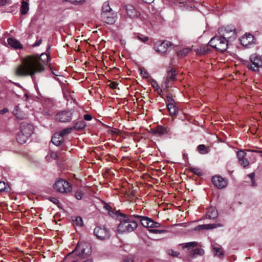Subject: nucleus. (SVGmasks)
Segmentation results:
<instances>
[{
	"instance_id": "obj_18",
	"label": "nucleus",
	"mask_w": 262,
	"mask_h": 262,
	"mask_svg": "<svg viewBox=\"0 0 262 262\" xmlns=\"http://www.w3.org/2000/svg\"><path fill=\"white\" fill-rule=\"evenodd\" d=\"M254 40V37L251 34H245L240 39L241 43L243 46H247L250 44Z\"/></svg>"
},
{
	"instance_id": "obj_9",
	"label": "nucleus",
	"mask_w": 262,
	"mask_h": 262,
	"mask_svg": "<svg viewBox=\"0 0 262 262\" xmlns=\"http://www.w3.org/2000/svg\"><path fill=\"white\" fill-rule=\"evenodd\" d=\"M54 188L59 192L67 193L70 192L72 190V186L67 181L59 179L53 185Z\"/></svg>"
},
{
	"instance_id": "obj_26",
	"label": "nucleus",
	"mask_w": 262,
	"mask_h": 262,
	"mask_svg": "<svg viewBox=\"0 0 262 262\" xmlns=\"http://www.w3.org/2000/svg\"><path fill=\"white\" fill-rule=\"evenodd\" d=\"M13 115L19 119H24L25 118V114L20 111L18 106H16L13 111Z\"/></svg>"
},
{
	"instance_id": "obj_22",
	"label": "nucleus",
	"mask_w": 262,
	"mask_h": 262,
	"mask_svg": "<svg viewBox=\"0 0 262 262\" xmlns=\"http://www.w3.org/2000/svg\"><path fill=\"white\" fill-rule=\"evenodd\" d=\"M29 138V137L26 136L20 131L17 133L16 137L17 141L20 144L25 143Z\"/></svg>"
},
{
	"instance_id": "obj_5",
	"label": "nucleus",
	"mask_w": 262,
	"mask_h": 262,
	"mask_svg": "<svg viewBox=\"0 0 262 262\" xmlns=\"http://www.w3.org/2000/svg\"><path fill=\"white\" fill-rule=\"evenodd\" d=\"M218 33L219 35L228 41V42L234 40L236 38L235 28L232 25L220 28Z\"/></svg>"
},
{
	"instance_id": "obj_31",
	"label": "nucleus",
	"mask_w": 262,
	"mask_h": 262,
	"mask_svg": "<svg viewBox=\"0 0 262 262\" xmlns=\"http://www.w3.org/2000/svg\"><path fill=\"white\" fill-rule=\"evenodd\" d=\"M214 253L215 255L219 256V257H222L224 255V251L223 249L220 247H213Z\"/></svg>"
},
{
	"instance_id": "obj_35",
	"label": "nucleus",
	"mask_w": 262,
	"mask_h": 262,
	"mask_svg": "<svg viewBox=\"0 0 262 262\" xmlns=\"http://www.w3.org/2000/svg\"><path fill=\"white\" fill-rule=\"evenodd\" d=\"M150 83L152 87L155 89V91H156L160 95H161V93L162 92V90L160 88L157 82L155 80L152 79Z\"/></svg>"
},
{
	"instance_id": "obj_7",
	"label": "nucleus",
	"mask_w": 262,
	"mask_h": 262,
	"mask_svg": "<svg viewBox=\"0 0 262 262\" xmlns=\"http://www.w3.org/2000/svg\"><path fill=\"white\" fill-rule=\"evenodd\" d=\"M75 111L73 109L59 111L55 116V119L61 123H68L72 121Z\"/></svg>"
},
{
	"instance_id": "obj_2",
	"label": "nucleus",
	"mask_w": 262,
	"mask_h": 262,
	"mask_svg": "<svg viewBox=\"0 0 262 262\" xmlns=\"http://www.w3.org/2000/svg\"><path fill=\"white\" fill-rule=\"evenodd\" d=\"M136 222L124 216L120 220V223L117 227V231L120 233L130 232L134 231L137 227Z\"/></svg>"
},
{
	"instance_id": "obj_20",
	"label": "nucleus",
	"mask_w": 262,
	"mask_h": 262,
	"mask_svg": "<svg viewBox=\"0 0 262 262\" xmlns=\"http://www.w3.org/2000/svg\"><path fill=\"white\" fill-rule=\"evenodd\" d=\"M8 45L15 49H23L22 45L14 38L10 37L7 39Z\"/></svg>"
},
{
	"instance_id": "obj_33",
	"label": "nucleus",
	"mask_w": 262,
	"mask_h": 262,
	"mask_svg": "<svg viewBox=\"0 0 262 262\" xmlns=\"http://www.w3.org/2000/svg\"><path fill=\"white\" fill-rule=\"evenodd\" d=\"M111 11H113L112 8L110 7L109 3L108 2H105L103 3L102 7V12L101 13H106L109 12Z\"/></svg>"
},
{
	"instance_id": "obj_28",
	"label": "nucleus",
	"mask_w": 262,
	"mask_h": 262,
	"mask_svg": "<svg viewBox=\"0 0 262 262\" xmlns=\"http://www.w3.org/2000/svg\"><path fill=\"white\" fill-rule=\"evenodd\" d=\"M221 226L222 225L220 224H205L199 226L198 228L199 229H212Z\"/></svg>"
},
{
	"instance_id": "obj_32",
	"label": "nucleus",
	"mask_w": 262,
	"mask_h": 262,
	"mask_svg": "<svg viewBox=\"0 0 262 262\" xmlns=\"http://www.w3.org/2000/svg\"><path fill=\"white\" fill-rule=\"evenodd\" d=\"M73 130V128L71 127H67L66 128H64L60 131L58 133V135H60V136L62 138L64 136H66L67 134H69L71 133L72 130Z\"/></svg>"
},
{
	"instance_id": "obj_57",
	"label": "nucleus",
	"mask_w": 262,
	"mask_h": 262,
	"mask_svg": "<svg viewBox=\"0 0 262 262\" xmlns=\"http://www.w3.org/2000/svg\"><path fill=\"white\" fill-rule=\"evenodd\" d=\"M180 3H181V4H184L185 3H186V2H184V1H183V2H180Z\"/></svg>"
},
{
	"instance_id": "obj_12",
	"label": "nucleus",
	"mask_w": 262,
	"mask_h": 262,
	"mask_svg": "<svg viewBox=\"0 0 262 262\" xmlns=\"http://www.w3.org/2000/svg\"><path fill=\"white\" fill-rule=\"evenodd\" d=\"M171 46L172 43L169 41H158L155 43L154 48L158 53H164Z\"/></svg>"
},
{
	"instance_id": "obj_48",
	"label": "nucleus",
	"mask_w": 262,
	"mask_h": 262,
	"mask_svg": "<svg viewBox=\"0 0 262 262\" xmlns=\"http://www.w3.org/2000/svg\"><path fill=\"white\" fill-rule=\"evenodd\" d=\"M84 119L87 121H90L92 119V116L90 114H85L84 115Z\"/></svg>"
},
{
	"instance_id": "obj_21",
	"label": "nucleus",
	"mask_w": 262,
	"mask_h": 262,
	"mask_svg": "<svg viewBox=\"0 0 262 262\" xmlns=\"http://www.w3.org/2000/svg\"><path fill=\"white\" fill-rule=\"evenodd\" d=\"M218 215L217 211L214 207H210L208 209L206 216L209 219H214Z\"/></svg>"
},
{
	"instance_id": "obj_25",
	"label": "nucleus",
	"mask_w": 262,
	"mask_h": 262,
	"mask_svg": "<svg viewBox=\"0 0 262 262\" xmlns=\"http://www.w3.org/2000/svg\"><path fill=\"white\" fill-rule=\"evenodd\" d=\"M197 151L201 155H206L209 152L210 148L204 144H200L196 148Z\"/></svg>"
},
{
	"instance_id": "obj_37",
	"label": "nucleus",
	"mask_w": 262,
	"mask_h": 262,
	"mask_svg": "<svg viewBox=\"0 0 262 262\" xmlns=\"http://www.w3.org/2000/svg\"><path fill=\"white\" fill-rule=\"evenodd\" d=\"M199 51L202 54H207L211 52L210 48L207 46L201 47Z\"/></svg>"
},
{
	"instance_id": "obj_56",
	"label": "nucleus",
	"mask_w": 262,
	"mask_h": 262,
	"mask_svg": "<svg viewBox=\"0 0 262 262\" xmlns=\"http://www.w3.org/2000/svg\"><path fill=\"white\" fill-rule=\"evenodd\" d=\"M183 158L185 160L187 158V155L186 154H183Z\"/></svg>"
},
{
	"instance_id": "obj_45",
	"label": "nucleus",
	"mask_w": 262,
	"mask_h": 262,
	"mask_svg": "<svg viewBox=\"0 0 262 262\" xmlns=\"http://www.w3.org/2000/svg\"><path fill=\"white\" fill-rule=\"evenodd\" d=\"M118 83L116 81H111L108 86L112 89H116L117 87Z\"/></svg>"
},
{
	"instance_id": "obj_44",
	"label": "nucleus",
	"mask_w": 262,
	"mask_h": 262,
	"mask_svg": "<svg viewBox=\"0 0 262 262\" xmlns=\"http://www.w3.org/2000/svg\"><path fill=\"white\" fill-rule=\"evenodd\" d=\"M166 99H167V101L168 102V104H170V103H172V104H174L175 103V102H174V100H173V98H172V96L171 94H168L167 97H166Z\"/></svg>"
},
{
	"instance_id": "obj_58",
	"label": "nucleus",
	"mask_w": 262,
	"mask_h": 262,
	"mask_svg": "<svg viewBox=\"0 0 262 262\" xmlns=\"http://www.w3.org/2000/svg\"><path fill=\"white\" fill-rule=\"evenodd\" d=\"M89 164H95V163H89Z\"/></svg>"
},
{
	"instance_id": "obj_13",
	"label": "nucleus",
	"mask_w": 262,
	"mask_h": 262,
	"mask_svg": "<svg viewBox=\"0 0 262 262\" xmlns=\"http://www.w3.org/2000/svg\"><path fill=\"white\" fill-rule=\"evenodd\" d=\"M117 18V13L114 11H111L106 13H101V19L102 21L107 24H114Z\"/></svg>"
},
{
	"instance_id": "obj_10",
	"label": "nucleus",
	"mask_w": 262,
	"mask_h": 262,
	"mask_svg": "<svg viewBox=\"0 0 262 262\" xmlns=\"http://www.w3.org/2000/svg\"><path fill=\"white\" fill-rule=\"evenodd\" d=\"M94 234L97 238L101 241H106L111 237V232L105 227H97L94 230Z\"/></svg>"
},
{
	"instance_id": "obj_17",
	"label": "nucleus",
	"mask_w": 262,
	"mask_h": 262,
	"mask_svg": "<svg viewBox=\"0 0 262 262\" xmlns=\"http://www.w3.org/2000/svg\"><path fill=\"white\" fill-rule=\"evenodd\" d=\"M33 126L31 124L26 122L21 123L20 126V132L29 138L31 137L33 133Z\"/></svg>"
},
{
	"instance_id": "obj_4",
	"label": "nucleus",
	"mask_w": 262,
	"mask_h": 262,
	"mask_svg": "<svg viewBox=\"0 0 262 262\" xmlns=\"http://www.w3.org/2000/svg\"><path fill=\"white\" fill-rule=\"evenodd\" d=\"M209 45L217 51L223 52L226 50L228 42L220 35L212 37L208 43Z\"/></svg>"
},
{
	"instance_id": "obj_27",
	"label": "nucleus",
	"mask_w": 262,
	"mask_h": 262,
	"mask_svg": "<svg viewBox=\"0 0 262 262\" xmlns=\"http://www.w3.org/2000/svg\"><path fill=\"white\" fill-rule=\"evenodd\" d=\"M85 126L86 123L85 121L83 120H80L75 122L74 125L72 127L73 128V130H81L85 127Z\"/></svg>"
},
{
	"instance_id": "obj_49",
	"label": "nucleus",
	"mask_w": 262,
	"mask_h": 262,
	"mask_svg": "<svg viewBox=\"0 0 262 262\" xmlns=\"http://www.w3.org/2000/svg\"><path fill=\"white\" fill-rule=\"evenodd\" d=\"M41 42H42V39L41 38L37 39L33 46V47L39 46L41 43Z\"/></svg>"
},
{
	"instance_id": "obj_52",
	"label": "nucleus",
	"mask_w": 262,
	"mask_h": 262,
	"mask_svg": "<svg viewBox=\"0 0 262 262\" xmlns=\"http://www.w3.org/2000/svg\"><path fill=\"white\" fill-rule=\"evenodd\" d=\"M8 3V0H0V6L6 5Z\"/></svg>"
},
{
	"instance_id": "obj_34",
	"label": "nucleus",
	"mask_w": 262,
	"mask_h": 262,
	"mask_svg": "<svg viewBox=\"0 0 262 262\" xmlns=\"http://www.w3.org/2000/svg\"><path fill=\"white\" fill-rule=\"evenodd\" d=\"M204 254V251L201 249H199V248H196V249H195L194 250H193L191 252V253L190 254V256L192 257V258H193L194 257H195L196 255H202Z\"/></svg>"
},
{
	"instance_id": "obj_1",
	"label": "nucleus",
	"mask_w": 262,
	"mask_h": 262,
	"mask_svg": "<svg viewBox=\"0 0 262 262\" xmlns=\"http://www.w3.org/2000/svg\"><path fill=\"white\" fill-rule=\"evenodd\" d=\"M49 60V55L42 53L39 57L28 56L23 59L15 70V74L18 76H31L32 77L36 73L45 70V65Z\"/></svg>"
},
{
	"instance_id": "obj_24",
	"label": "nucleus",
	"mask_w": 262,
	"mask_h": 262,
	"mask_svg": "<svg viewBox=\"0 0 262 262\" xmlns=\"http://www.w3.org/2000/svg\"><path fill=\"white\" fill-rule=\"evenodd\" d=\"M167 108L169 112L170 116H176L178 113V108L175 105V103H170L167 104Z\"/></svg>"
},
{
	"instance_id": "obj_19",
	"label": "nucleus",
	"mask_w": 262,
	"mask_h": 262,
	"mask_svg": "<svg viewBox=\"0 0 262 262\" xmlns=\"http://www.w3.org/2000/svg\"><path fill=\"white\" fill-rule=\"evenodd\" d=\"M177 71L175 69L171 68L167 71L166 82L169 83L170 81L176 80Z\"/></svg>"
},
{
	"instance_id": "obj_8",
	"label": "nucleus",
	"mask_w": 262,
	"mask_h": 262,
	"mask_svg": "<svg viewBox=\"0 0 262 262\" xmlns=\"http://www.w3.org/2000/svg\"><path fill=\"white\" fill-rule=\"evenodd\" d=\"M141 224L145 227L149 228V231L153 233H162L163 232V230L154 229L152 228H158L160 226V224L154 222L151 219L147 217H142L141 219Z\"/></svg>"
},
{
	"instance_id": "obj_46",
	"label": "nucleus",
	"mask_w": 262,
	"mask_h": 262,
	"mask_svg": "<svg viewBox=\"0 0 262 262\" xmlns=\"http://www.w3.org/2000/svg\"><path fill=\"white\" fill-rule=\"evenodd\" d=\"M50 157L52 158L53 159H56L58 158V156L56 152L52 151L50 154Z\"/></svg>"
},
{
	"instance_id": "obj_36",
	"label": "nucleus",
	"mask_w": 262,
	"mask_h": 262,
	"mask_svg": "<svg viewBox=\"0 0 262 262\" xmlns=\"http://www.w3.org/2000/svg\"><path fill=\"white\" fill-rule=\"evenodd\" d=\"M9 189L8 183L4 181H0V191H8Z\"/></svg>"
},
{
	"instance_id": "obj_30",
	"label": "nucleus",
	"mask_w": 262,
	"mask_h": 262,
	"mask_svg": "<svg viewBox=\"0 0 262 262\" xmlns=\"http://www.w3.org/2000/svg\"><path fill=\"white\" fill-rule=\"evenodd\" d=\"M191 51V49L188 48H184L177 52V55L180 58L186 56Z\"/></svg>"
},
{
	"instance_id": "obj_11",
	"label": "nucleus",
	"mask_w": 262,
	"mask_h": 262,
	"mask_svg": "<svg viewBox=\"0 0 262 262\" xmlns=\"http://www.w3.org/2000/svg\"><path fill=\"white\" fill-rule=\"evenodd\" d=\"M75 251L80 256H89L91 253V247L86 243H79L75 249Z\"/></svg>"
},
{
	"instance_id": "obj_29",
	"label": "nucleus",
	"mask_w": 262,
	"mask_h": 262,
	"mask_svg": "<svg viewBox=\"0 0 262 262\" xmlns=\"http://www.w3.org/2000/svg\"><path fill=\"white\" fill-rule=\"evenodd\" d=\"M189 169L191 172L198 176H202L204 174L203 170L200 168L196 167H189Z\"/></svg>"
},
{
	"instance_id": "obj_50",
	"label": "nucleus",
	"mask_w": 262,
	"mask_h": 262,
	"mask_svg": "<svg viewBox=\"0 0 262 262\" xmlns=\"http://www.w3.org/2000/svg\"><path fill=\"white\" fill-rule=\"evenodd\" d=\"M67 2H71V3L73 4H77L81 2L83 0H65Z\"/></svg>"
},
{
	"instance_id": "obj_47",
	"label": "nucleus",
	"mask_w": 262,
	"mask_h": 262,
	"mask_svg": "<svg viewBox=\"0 0 262 262\" xmlns=\"http://www.w3.org/2000/svg\"><path fill=\"white\" fill-rule=\"evenodd\" d=\"M139 39L143 41V42H146L148 40V37L147 36H144L142 37L141 36H138Z\"/></svg>"
},
{
	"instance_id": "obj_41",
	"label": "nucleus",
	"mask_w": 262,
	"mask_h": 262,
	"mask_svg": "<svg viewBox=\"0 0 262 262\" xmlns=\"http://www.w3.org/2000/svg\"><path fill=\"white\" fill-rule=\"evenodd\" d=\"M197 246V243L195 242H191L185 243L183 248H194Z\"/></svg>"
},
{
	"instance_id": "obj_23",
	"label": "nucleus",
	"mask_w": 262,
	"mask_h": 262,
	"mask_svg": "<svg viewBox=\"0 0 262 262\" xmlns=\"http://www.w3.org/2000/svg\"><path fill=\"white\" fill-rule=\"evenodd\" d=\"M63 138L58 135V133L54 134L53 137L52 138V142L56 146H59L63 142Z\"/></svg>"
},
{
	"instance_id": "obj_38",
	"label": "nucleus",
	"mask_w": 262,
	"mask_h": 262,
	"mask_svg": "<svg viewBox=\"0 0 262 262\" xmlns=\"http://www.w3.org/2000/svg\"><path fill=\"white\" fill-rule=\"evenodd\" d=\"M73 224L74 226H82L83 224L82 219L80 216L75 217V220H73Z\"/></svg>"
},
{
	"instance_id": "obj_53",
	"label": "nucleus",
	"mask_w": 262,
	"mask_h": 262,
	"mask_svg": "<svg viewBox=\"0 0 262 262\" xmlns=\"http://www.w3.org/2000/svg\"><path fill=\"white\" fill-rule=\"evenodd\" d=\"M8 112V109L7 108H5L3 110H0V114H4Z\"/></svg>"
},
{
	"instance_id": "obj_54",
	"label": "nucleus",
	"mask_w": 262,
	"mask_h": 262,
	"mask_svg": "<svg viewBox=\"0 0 262 262\" xmlns=\"http://www.w3.org/2000/svg\"><path fill=\"white\" fill-rule=\"evenodd\" d=\"M259 154L260 157H262V150H254V154Z\"/></svg>"
},
{
	"instance_id": "obj_39",
	"label": "nucleus",
	"mask_w": 262,
	"mask_h": 262,
	"mask_svg": "<svg viewBox=\"0 0 262 262\" xmlns=\"http://www.w3.org/2000/svg\"><path fill=\"white\" fill-rule=\"evenodd\" d=\"M247 177L251 180V186L252 187H255L256 186V183L255 180V173L253 172L248 174Z\"/></svg>"
},
{
	"instance_id": "obj_43",
	"label": "nucleus",
	"mask_w": 262,
	"mask_h": 262,
	"mask_svg": "<svg viewBox=\"0 0 262 262\" xmlns=\"http://www.w3.org/2000/svg\"><path fill=\"white\" fill-rule=\"evenodd\" d=\"M83 195V192L81 190H78L76 191L75 194V198L77 200H81Z\"/></svg>"
},
{
	"instance_id": "obj_16",
	"label": "nucleus",
	"mask_w": 262,
	"mask_h": 262,
	"mask_svg": "<svg viewBox=\"0 0 262 262\" xmlns=\"http://www.w3.org/2000/svg\"><path fill=\"white\" fill-rule=\"evenodd\" d=\"M212 183L218 188L223 189L227 185V180L220 176H215L212 179Z\"/></svg>"
},
{
	"instance_id": "obj_40",
	"label": "nucleus",
	"mask_w": 262,
	"mask_h": 262,
	"mask_svg": "<svg viewBox=\"0 0 262 262\" xmlns=\"http://www.w3.org/2000/svg\"><path fill=\"white\" fill-rule=\"evenodd\" d=\"M166 253L168 255L172 256L173 257H178L180 254L179 252L175 251L172 249H167L166 250Z\"/></svg>"
},
{
	"instance_id": "obj_51",
	"label": "nucleus",
	"mask_w": 262,
	"mask_h": 262,
	"mask_svg": "<svg viewBox=\"0 0 262 262\" xmlns=\"http://www.w3.org/2000/svg\"><path fill=\"white\" fill-rule=\"evenodd\" d=\"M50 200L55 204H57L59 203V200L55 198H51Z\"/></svg>"
},
{
	"instance_id": "obj_55",
	"label": "nucleus",
	"mask_w": 262,
	"mask_h": 262,
	"mask_svg": "<svg viewBox=\"0 0 262 262\" xmlns=\"http://www.w3.org/2000/svg\"><path fill=\"white\" fill-rule=\"evenodd\" d=\"M144 2L147 3V4H150L152 3L155 0H142Z\"/></svg>"
},
{
	"instance_id": "obj_3",
	"label": "nucleus",
	"mask_w": 262,
	"mask_h": 262,
	"mask_svg": "<svg viewBox=\"0 0 262 262\" xmlns=\"http://www.w3.org/2000/svg\"><path fill=\"white\" fill-rule=\"evenodd\" d=\"M236 156L239 164H250L253 163L255 160L254 150L241 149L237 152Z\"/></svg>"
},
{
	"instance_id": "obj_15",
	"label": "nucleus",
	"mask_w": 262,
	"mask_h": 262,
	"mask_svg": "<svg viewBox=\"0 0 262 262\" xmlns=\"http://www.w3.org/2000/svg\"><path fill=\"white\" fill-rule=\"evenodd\" d=\"M152 133L156 135L162 136L164 135H170L171 129L169 127H165L162 125H158L157 127L152 129Z\"/></svg>"
},
{
	"instance_id": "obj_6",
	"label": "nucleus",
	"mask_w": 262,
	"mask_h": 262,
	"mask_svg": "<svg viewBox=\"0 0 262 262\" xmlns=\"http://www.w3.org/2000/svg\"><path fill=\"white\" fill-rule=\"evenodd\" d=\"M244 64L249 69L258 72L260 68L262 67V58L256 54H252L250 57V60H245Z\"/></svg>"
},
{
	"instance_id": "obj_14",
	"label": "nucleus",
	"mask_w": 262,
	"mask_h": 262,
	"mask_svg": "<svg viewBox=\"0 0 262 262\" xmlns=\"http://www.w3.org/2000/svg\"><path fill=\"white\" fill-rule=\"evenodd\" d=\"M123 9H125L128 17L131 19L138 18L141 15L140 12L137 11L135 8L130 4L124 6Z\"/></svg>"
},
{
	"instance_id": "obj_42",
	"label": "nucleus",
	"mask_w": 262,
	"mask_h": 262,
	"mask_svg": "<svg viewBox=\"0 0 262 262\" xmlns=\"http://www.w3.org/2000/svg\"><path fill=\"white\" fill-rule=\"evenodd\" d=\"M140 70L141 74L143 76L144 78H147L148 77L149 74L146 69L143 68H141Z\"/></svg>"
}]
</instances>
